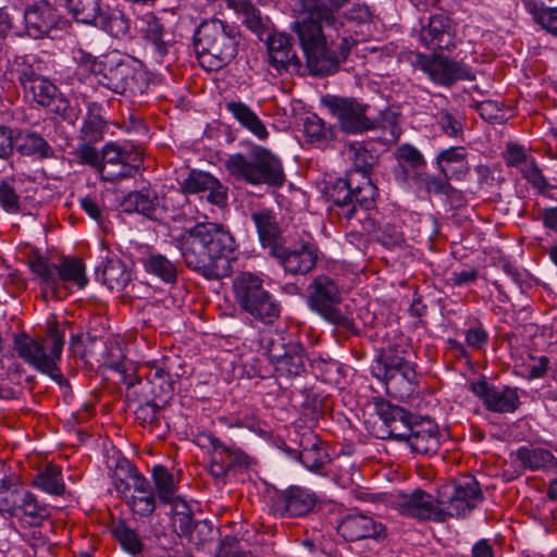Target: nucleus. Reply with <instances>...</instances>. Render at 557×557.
I'll return each mask as SVG.
<instances>
[{
    "label": "nucleus",
    "instance_id": "obj_1",
    "mask_svg": "<svg viewBox=\"0 0 557 557\" xmlns=\"http://www.w3.org/2000/svg\"><path fill=\"white\" fill-rule=\"evenodd\" d=\"M345 153L352 162L354 170L329 188L334 210L341 219L347 220L354 232L362 235L377 233L379 225L370 212L377 194L369 176L374 158L361 141L347 145Z\"/></svg>",
    "mask_w": 557,
    "mask_h": 557
},
{
    "label": "nucleus",
    "instance_id": "obj_2",
    "mask_svg": "<svg viewBox=\"0 0 557 557\" xmlns=\"http://www.w3.org/2000/svg\"><path fill=\"white\" fill-rule=\"evenodd\" d=\"M185 265L206 280H221L231 273L235 250L233 235L221 224L201 222L177 239Z\"/></svg>",
    "mask_w": 557,
    "mask_h": 557
},
{
    "label": "nucleus",
    "instance_id": "obj_3",
    "mask_svg": "<svg viewBox=\"0 0 557 557\" xmlns=\"http://www.w3.org/2000/svg\"><path fill=\"white\" fill-rule=\"evenodd\" d=\"M193 40L201 67L218 71L237 55L240 36L235 26L219 18H210L199 24Z\"/></svg>",
    "mask_w": 557,
    "mask_h": 557
},
{
    "label": "nucleus",
    "instance_id": "obj_4",
    "mask_svg": "<svg viewBox=\"0 0 557 557\" xmlns=\"http://www.w3.org/2000/svg\"><path fill=\"white\" fill-rule=\"evenodd\" d=\"M63 346L64 332L60 330L55 318L48 319L45 338L38 341L25 333L18 334L14 338V348L18 357L34 369L49 375L59 384L65 381L58 367Z\"/></svg>",
    "mask_w": 557,
    "mask_h": 557
},
{
    "label": "nucleus",
    "instance_id": "obj_5",
    "mask_svg": "<svg viewBox=\"0 0 557 557\" xmlns=\"http://www.w3.org/2000/svg\"><path fill=\"white\" fill-rule=\"evenodd\" d=\"M231 176L247 184L282 187L286 181L282 161L269 149L252 146L247 153H233L225 160Z\"/></svg>",
    "mask_w": 557,
    "mask_h": 557
},
{
    "label": "nucleus",
    "instance_id": "obj_6",
    "mask_svg": "<svg viewBox=\"0 0 557 557\" xmlns=\"http://www.w3.org/2000/svg\"><path fill=\"white\" fill-rule=\"evenodd\" d=\"M10 74L17 81L25 98L39 107L48 109L65 121L72 119L73 109L70 101L25 57H16L13 60Z\"/></svg>",
    "mask_w": 557,
    "mask_h": 557
},
{
    "label": "nucleus",
    "instance_id": "obj_7",
    "mask_svg": "<svg viewBox=\"0 0 557 557\" xmlns=\"http://www.w3.org/2000/svg\"><path fill=\"white\" fill-rule=\"evenodd\" d=\"M323 25H325L324 22L300 16L293 27L306 57L307 65L304 66L305 72L308 70L314 76H326L333 74L338 69L336 52L327 46L322 30Z\"/></svg>",
    "mask_w": 557,
    "mask_h": 557
},
{
    "label": "nucleus",
    "instance_id": "obj_8",
    "mask_svg": "<svg viewBox=\"0 0 557 557\" xmlns=\"http://www.w3.org/2000/svg\"><path fill=\"white\" fill-rule=\"evenodd\" d=\"M233 290L239 308L255 320L271 325L280 318V302L264 288L258 275L240 273L233 282Z\"/></svg>",
    "mask_w": 557,
    "mask_h": 557
},
{
    "label": "nucleus",
    "instance_id": "obj_9",
    "mask_svg": "<svg viewBox=\"0 0 557 557\" xmlns=\"http://www.w3.org/2000/svg\"><path fill=\"white\" fill-rule=\"evenodd\" d=\"M307 292V305L312 311L343 331L351 334L358 333L352 315L344 312L339 307L342 293L334 278L319 274L312 278Z\"/></svg>",
    "mask_w": 557,
    "mask_h": 557
},
{
    "label": "nucleus",
    "instance_id": "obj_10",
    "mask_svg": "<svg viewBox=\"0 0 557 557\" xmlns=\"http://www.w3.org/2000/svg\"><path fill=\"white\" fill-rule=\"evenodd\" d=\"M99 71L98 83L119 95L141 96L149 87L146 74L133 61L116 53L104 54Z\"/></svg>",
    "mask_w": 557,
    "mask_h": 557
},
{
    "label": "nucleus",
    "instance_id": "obj_11",
    "mask_svg": "<svg viewBox=\"0 0 557 557\" xmlns=\"http://www.w3.org/2000/svg\"><path fill=\"white\" fill-rule=\"evenodd\" d=\"M482 499V491L473 476L446 482L436 490V500L443 510L444 522L449 518L467 516Z\"/></svg>",
    "mask_w": 557,
    "mask_h": 557
},
{
    "label": "nucleus",
    "instance_id": "obj_12",
    "mask_svg": "<svg viewBox=\"0 0 557 557\" xmlns=\"http://www.w3.org/2000/svg\"><path fill=\"white\" fill-rule=\"evenodd\" d=\"M143 163V153L138 148L121 147L114 143H108L102 148L101 180L116 183L125 178L134 177Z\"/></svg>",
    "mask_w": 557,
    "mask_h": 557
},
{
    "label": "nucleus",
    "instance_id": "obj_13",
    "mask_svg": "<svg viewBox=\"0 0 557 557\" xmlns=\"http://www.w3.org/2000/svg\"><path fill=\"white\" fill-rule=\"evenodd\" d=\"M270 256L286 273L296 276L306 275L315 268L320 250L311 239H299L288 247L280 245Z\"/></svg>",
    "mask_w": 557,
    "mask_h": 557
},
{
    "label": "nucleus",
    "instance_id": "obj_14",
    "mask_svg": "<svg viewBox=\"0 0 557 557\" xmlns=\"http://www.w3.org/2000/svg\"><path fill=\"white\" fill-rule=\"evenodd\" d=\"M200 438L211 446L209 472L214 479L222 480L231 472L249 468L250 458L240 448L227 446L212 434H202Z\"/></svg>",
    "mask_w": 557,
    "mask_h": 557
},
{
    "label": "nucleus",
    "instance_id": "obj_15",
    "mask_svg": "<svg viewBox=\"0 0 557 557\" xmlns=\"http://www.w3.org/2000/svg\"><path fill=\"white\" fill-rule=\"evenodd\" d=\"M325 104L346 133L357 134L375 127L374 122L367 115L368 106L352 98L332 96L325 100Z\"/></svg>",
    "mask_w": 557,
    "mask_h": 557
},
{
    "label": "nucleus",
    "instance_id": "obj_16",
    "mask_svg": "<svg viewBox=\"0 0 557 557\" xmlns=\"http://www.w3.org/2000/svg\"><path fill=\"white\" fill-rule=\"evenodd\" d=\"M421 70L432 82L442 86H450L457 81H473L475 76L462 62L434 53L420 62Z\"/></svg>",
    "mask_w": 557,
    "mask_h": 557
},
{
    "label": "nucleus",
    "instance_id": "obj_17",
    "mask_svg": "<svg viewBox=\"0 0 557 557\" xmlns=\"http://www.w3.org/2000/svg\"><path fill=\"white\" fill-rule=\"evenodd\" d=\"M469 389L483 401L488 411L509 413L519 408L520 401L517 388L509 386L497 387L482 379L476 382H470Z\"/></svg>",
    "mask_w": 557,
    "mask_h": 557
},
{
    "label": "nucleus",
    "instance_id": "obj_18",
    "mask_svg": "<svg viewBox=\"0 0 557 557\" xmlns=\"http://www.w3.org/2000/svg\"><path fill=\"white\" fill-rule=\"evenodd\" d=\"M375 410L384 426L381 429L377 437L383 440L395 438L397 441H404L417 421V418L409 411L389 401H377L375 404Z\"/></svg>",
    "mask_w": 557,
    "mask_h": 557
},
{
    "label": "nucleus",
    "instance_id": "obj_19",
    "mask_svg": "<svg viewBox=\"0 0 557 557\" xmlns=\"http://www.w3.org/2000/svg\"><path fill=\"white\" fill-rule=\"evenodd\" d=\"M397 508L403 516L421 521L444 522V513L436 500V495L433 496L420 488L414 490L411 494L401 495Z\"/></svg>",
    "mask_w": 557,
    "mask_h": 557
},
{
    "label": "nucleus",
    "instance_id": "obj_20",
    "mask_svg": "<svg viewBox=\"0 0 557 557\" xmlns=\"http://www.w3.org/2000/svg\"><path fill=\"white\" fill-rule=\"evenodd\" d=\"M161 199L158 193L150 186H144L139 190H134L124 196L121 207L124 212L139 213L152 221H161L166 213L165 198Z\"/></svg>",
    "mask_w": 557,
    "mask_h": 557
},
{
    "label": "nucleus",
    "instance_id": "obj_21",
    "mask_svg": "<svg viewBox=\"0 0 557 557\" xmlns=\"http://www.w3.org/2000/svg\"><path fill=\"white\" fill-rule=\"evenodd\" d=\"M315 504L314 493L300 486H290L276 495L274 509L281 517L298 518L309 515Z\"/></svg>",
    "mask_w": 557,
    "mask_h": 557
},
{
    "label": "nucleus",
    "instance_id": "obj_22",
    "mask_svg": "<svg viewBox=\"0 0 557 557\" xmlns=\"http://www.w3.org/2000/svg\"><path fill=\"white\" fill-rule=\"evenodd\" d=\"M181 190L185 195L208 193L207 200L218 207H224L227 201V187L208 172L191 170L181 183Z\"/></svg>",
    "mask_w": 557,
    "mask_h": 557
},
{
    "label": "nucleus",
    "instance_id": "obj_23",
    "mask_svg": "<svg viewBox=\"0 0 557 557\" xmlns=\"http://www.w3.org/2000/svg\"><path fill=\"white\" fill-rule=\"evenodd\" d=\"M337 532L347 542H356L366 539H381L386 536V528L383 523L362 513L345 516L337 525Z\"/></svg>",
    "mask_w": 557,
    "mask_h": 557
},
{
    "label": "nucleus",
    "instance_id": "obj_24",
    "mask_svg": "<svg viewBox=\"0 0 557 557\" xmlns=\"http://www.w3.org/2000/svg\"><path fill=\"white\" fill-rule=\"evenodd\" d=\"M269 63L277 72L286 71L304 75L305 69L297 57L292 38L286 34H274L268 39Z\"/></svg>",
    "mask_w": 557,
    "mask_h": 557
},
{
    "label": "nucleus",
    "instance_id": "obj_25",
    "mask_svg": "<svg viewBox=\"0 0 557 557\" xmlns=\"http://www.w3.org/2000/svg\"><path fill=\"white\" fill-rule=\"evenodd\" d=\"M25 29L34 39L49 36L59 22V15L52 5L46 1L36 2L24 12Z\"/></svg>",
    "mask_w": 557,
    "mask_h": 557
},
{
    "label": "nucleus",
    "instance_id": "obj_26",
    "mask_svg": "<svg viewBox=\"0 0 557 557\" xmlns=\"http://www.w3.org/2000/svg\"><path fill=\"white\" fill-rule=\"evenodd\" d=\"M376 376L385 383L387 393L396 399L407 400L417 391L419 381L414 364L384 370Z\"/></svg>",
    "mask_w": 557,
    "mask_h": 557
},
{
    "label": "nucleus",
    "instance_id": "obj_27",
    "mask_svg": "<svg viewBox=\"0 0 557 557\" xmlns=\"http://www.w3.org/2000/svg\"><path fill=\"white\" fill-rule=\"evenodd\" d=\"M125 384L127 385L128 389L126 394L128 399H133L135 396L136 391L129 392V389L134 388L137 384L140 387L143 396L145 394L150 395L149 399L154 401L153 405L159 408H165L169 405L174 392L173 382L170 380V375L162 369H158L153 379L145 384H143L141 380L139 379H136L135 382H125Z\"/></svg>",
    "mask_w": 557,
    "mask_h": 557
},
{
    "label": "nucleus",
    "instance_id": "obj_28",
    "mask_svg": "<svg viewBox=\"0 0 557 557\" xmlns=\"http://www.w3.org/2000/svg\"><path fill=\"white\" fill-rule=\"evenodd\" d=\"M451 20L444 13L430 16L429 23L421 30L420 39L423 45L434 50H448L453 44Z\"/></svg>",
    "mask_w": 557,
    "mask_h": 557
},
{
    "label": "nucleus",
    "instance_id": "obj_29",
    "mask_svg": "<svg viewBox=\"0 0 557 557\" xmlns=\"http://www.w3.org/2000/svg\"><path fill=\"white\" fill-rule=\"evenodd\" d=\"M404 442L418 454H436L440 448L438 429L431 420L416 421Z\"/></svg>",
    "mask_w": 557,
    "mask_h": 557
},
{
    "label": "nucleus",
    "instance_id": "obj_30",
    "mask_svg": "<svg viewBox=\"0 0 557 557\" xmlns=\"http://www.w3.org/2000/svg\"><path fill=\"white\" fill-rule=\"evenodd\" d=\"M251 220L257 228L261 245L268 248L271 255L273 250L282 245V228L276 214L272 210L263 208L253 211Z\"/></svg>",
    "mask_w": 557,
    "mask_h": 557
},
{
    "label": "nucleus",
    "instance_id": "obj_31",
    "mask_svg": "<svg viewBox=\"0 0 557 557\" xmlns=\"http://www.w3.org/2000/svg\"><path fill=\"white\" fill-rule=\"evenodd\" d=\"M440 172L456 181H462L470 171L463 147H450L443 150L436 158Z\"/></svg>",
    "mask_w": 557,
    "mask_h": 557
},
{
    "label": "nucleus",
    "instance_id": "obj_32",
    "mask_svg": "<svg viewBox=\"0 0 557 557\" xmlns=\"http://www.w3.org/2000/svg\"><path fill=\"white\" fill-rule=\"evenodd\" d=\"M14 150L21 156L39 159H50L54 157V150L49 143L39 134L32 131L18 132L13 137Z\"/></svg>",
    "mask_w": 557,
    "mask_h": 557
},
{
    "label": "nucleus",
    "instance_id": "obj_33",
    "mask_svg": "<svg viewBox=\"0 0 557 557\" xmlns=\"http://www.w3.org/2000/svg\"><path fill=\"white\" fill-rule=\"evenodd\" d=\"M410 346L405 337H399L394 343L387 344L382 348L377 358V373L384 370L404 368L405 366H412L410 361Z\"/></svg>",
    "mask_w": 557,
    "mask_h": 557
},
{
    "label": "nucleus",
    "instance_id": "obj_34",
    "mask_svg": "<svg viewBox=\"0 0 557 557\" xmlns=\"http://www.w3.org/2000/svg\"><path fill=\"white\" fill-rule=\"evenodd\" d=\"M225 107L234 119L259 140H265L269 137L264 123L246 103L233 100L226 102Z\"/></svg>",
    "mask_w": 557,
    "mask_h": 557
},
{
    "label": "nucleus",
    "instance_id": "obj_35",
    "mask_svg": "<svg viewBox=\"0 0 557 557\" xmlns=\"http://www.w3.org/2000/svg\"><path fill=\"white\" fill-rule=\"evenodd\" d=\"M348 1L349 0H299L300 16L324 22L325 25H332L335 22V12Z\"/></svg>",
    "mask_w": 557,
    "mask_h": 557
},
{
    "label": "nucleus",
    "instance_id": "obj_36",
    "mask_svg": "<svg viewBox=\"0 0 557 557\" xmlns=\"http://www.w3.org/2000/svg\"><path fill=\"white\" fill-rule=\"evenodd\" d=\"M300 447L297 458L310 471H319L330 460L323 443L312 434L302 437Z\"/></svg>",
    "mask_w": 557,
    "mask_h": 557
},
{
    "label": "nucleus",
    "instance_id": "obj_37",
    "mask_svg": "<svg viewBox=\"0 0 557 557\" xmlns=\"http://www.w3.org/2000/svg\"><path fill=\"white\" fill-rule=\"evenodd\" d=\"M98 277L112 292H123L131 283L132 275L126 265L116 258L107 259L102 269H98Z\"/></svg>",
    "mask_w": 557,
    "mask_h": 557
},
{
    "label": "nucleus",
    "instance_id": "obj_38",
    "mask_svg": "<svg viewBox=\"0 0 557 557\" xmlns=\"http://www.w3.org/2000/svg\"><path fill=\"white\" fill-rule=\"evenodd\" d=\"M55 289L60 283H71L78 288H84L88 278L85 272V265L78 258H63L54 270Z\"/></svg>",
    "mask_w": 557,
    "mask_h": 557
},
{
    "label": "nucleus",
    "instance_id": "obj_39",
    "mask_svg": "<svg viewBox=\"0 0 557 557\" xmlns=\"http://www.w3.org/2000/svg\"><path fill=\"white\" fill-rule=\"evenodd\" d=\"M307 357L305 348L300 343H290L287 347V354L273 366L280 375L295 377L306 371Z\"/></svg>",
    "mask_w": 557,
    "mask_h": 557
},
{
    "label": "nucleus",
    "instance_id": "obj_40",
    "mask_svg": "<svg viewBox=\"0 0 557 557\" xmlns=\"http://www.w3.org/2000/svg\"><path fill=\"white\" fill-rule=\"evenodd\" d=\"M95 26L117 39L132 37V21L120 10L102 12Z\"/></svg>",
    "mask_w": 557,
    "mask_h": 557
},
{
    "label": "nucleus",
    "instance_id": "obj_41",
    "mask_svg": "<svg viewBox=\"0 0 557 557\" xmlns=\"http://www.w3.org/2000/svg\"><path fill=\"white\" fill-rule=\"evenodd\" d=\"M16 512L14 517L29 527H39L50 517L49 507L40 504L29 491Z\"/></svg>",
    "mask_w": 557,
    "mask_h": 557
},
{
    "label": "nucleus",
    "instance_id": "obj_42",
    "mask_svg": "<svg viewBox=\"0 0 557 557\" xmlns=\"http://www.w3.org/2000/svg\"><path fill=\"white\" fill-rule=\"evenodd\" d=\"M33 486L51 495H63L65 492V484L63 482L61 467L47 465L35 475Z\"/></svg>",
    "mask_w": 557,
    "mask_h": 557
},
{
    "label": "nucleus",
    "instance_id": "obj_43",
    "mask_svg": "<svg viewBox=\"0 0 557 557\" xmlns=\"http://www.w3.org/2000/svg\"><path fill=\"white\" fill-rule=\"evenodd\" d=\"M143 263L147 273L157 276L162 282L166 284H175L177 282V265L161 253H150Z\"/></svg>",
    "mask_w": 557,
    "mask_h": 557
},
{
    "label": "nucleus",
    "instance_id": "obj_44",
    "mask_svg": "<svg viewBox=\"0 0 557 557\" xmlns=\"http://www.w3.org/2000/svg\"><path fill=\"white\" fill-rule=\"evenodd\" d=\"M27 490L20 484H14L10 480L0 481V512L8 513L10 517L16 515L17 509L27 497Z\"/></svg>",
    "mask_w": 557,
    "mask_h": 557
},
{
    "label": "nucleus",
    "instance_id": "obj_45",
    "mask_svg": "<svg viewBox=\"0 0 557 557\" xmlns=\"http://www.w3.org/2000/svg\"><path fill=\"white\" fill-rule=\"evenodd\" d=\"M65 3L73 17L84 24L95 25L103 12L100 0H66Z\"/></svg>",
    "mask_w": 557,
    "mask_h": 557
},
{
    "label": "nucleus",
    "instance_id": "obj_46",
    "mask_svg": "<svg viewBox=\"0 0 557 557\" xmlns=\"http://www.w3.org/2000/svg\"><path fill=\"white\" fill-rule=\"evenodd\" d=\"M304 132L307 141L320 148L325 147L334 138L333 129L326 127L324 121L317 114H312L305 120Z\"/></svg>",
    "mask_w": 557,
    "mask_h": 557
},
{
    "label": "nucleus",
    "instance_id": "obj_47",
    "mask_svg": "<svg viewBox=\"0 0 557 557\" xmlns=\"http://www.w3.org/2000/svg\"><path fill=\"white\" fill-rule=\"evenodd\" d=\"M154 401L149 399V395L145 394L143 399H138V406L135 409V418L143 428L153 431L161 424L162 410L153 405Z\"/></svg>",
    "mask_w": 557,
    "mask_h": 557
},
{
    "label": "nucleus",
    "instance_id": "obj_48",
    "mask_svg": "<svg viewBox=\"0 0 557 557\" xmlns=\"http://www.w3.org/2000/svg\"><path fill=\"white\" fill-rule=\"evenodd\" d=\"M516 457L524 469H530L532 471L548 466L554 459V456L549 450L540 447H520L516 451Z\"/></svg>",
    "mask_w": 557,
    "mask_h": 557
},
{
    "label": "nucleus",
    "instance_id": "obj_49",
    "mask_svg": "<svg viewBox=\"0 0 557 557\" xmlns=\"http://www.w3.org/2000/svg\"><path fill=\"white\" fill-rule=\"evenodd\" d=\"M114 539L120 543L122 548L132 555L143 552L144 543L135 530L127 525L124 521L114 523L112 528Z\"/></svg>",
    "mask_w": 557,
    "mask_h": 557
},
{
    "label": "nucleus",
    "instance_id": "obj_50",
    "mask_svg": "<svg viewBox=\"0 0 557 557\" xmlns=\"http://www.w3.org/2000/svg\"><path fill=\"white\" fill-rule=\"evenodd\" d=\"M152 479L156 492L161 502H170L177 492L173 474L162 465L152 468Z\"/></svg>",
    "mask_w": 557,
    "mask_h": 557
},
{
    "label": "nucleus",
    "instance_id": "obj_51",
    "mask_svg": "<svg viewBox=\"0 0 557 557\" xmlns=\"http://www.w3.org/2000/svg\"><path fill=\"white\" fill-rule=\"evenodd\" d=\"M164 26L159 18L150 16L144 28V38L151 44L154 52L160 57L168 53L169 41L164 39Z\"/></svg>",
    "mask_w": 557,
    "mask_h": 557
},
{
    "label": "nucleus",
    "instance_id": "obj_52",
    "mask_svg": "<svg viewBox=\"0 0 557 557\" xmlns=\"http://www.w3.org/2000/svg\"><path fill=\"white\" fill-rule=\"evenodd\" d=\"M417 180L424 185L428 194L445 195L449 199L460 196V191L449 183L448 174L438 177L428 173L417 175Z\"/></svg>",
    "mask_w": 557,
    "mask_h": 557
},
{
    "label": "nucleus",
    "instance_id": "obj_53",
    "mask_svg": "<svg viewBox=\"0 0 557 557\" xmlns=\"http://www.w3.org/2000/svg\"><path fill=\"white\" fill-rule=\"evenodd\" d=\"M238 14L243 15V23L253 33L261 35L267 28L268 18L263 17L260 10L251 0H245L237 3L234 9Z\"/></svg>",
    "mask_w": 557,
    "mask_h": 557
},
{
    "label": "nucleus",
    "instance_id": "obj_54",
    "mask_svg": "<svg viewBox=\"0 0 557 557\" xmlns=\"http://www.w3.org/2000/svg\"><path fill=\"white\" fill-rule=\"evenodd\" d=\"M290 343L293 342H286L285 337L280 333L269 334L261 339V345L273 364L287 354V347Z\"/></svg>",
    "mask_w": 557,
    "mask_h": 557
},
{
    "label": "nucleus",
    "instance_id": "obj_55",
    "mask_svg": "<svg viewBox=\"0 0 557 557\" xmlns=\"http://www.w3.org/2000/svg\"><path fill=\"white\" fill-rule=\"evenodd\" d=\"M106 129V122L99 114L89 113L82 127V139L86 143L102 140Z\"/></svg>",
    "mask_w": 557,
    "mask_h": 557
},
{
    "label": "nucleus",
    "instance_id": "obj_56",
    "mask_svg": "<svg viewBox=\"0 0 557 557\" xmlns=\"http://www.w3.org/2000/svg\"><path fill=\"white\" fill-rule=\"evenodd\" d=\"M29 268L33 273H35L42 280L46 287L55 292V264H50L48 260H46L41 256H35L32 259H29Z\"/></svg>",
    "mask_w": 557,
    "mask_h": 557
},
{
    "label": "nucleus",
    "instance_id": "obj_57",
    "mask_svg": "<svg viewBox=\"0 0 557 557\" xmlns=\"http://www.w3.org/2000/svg\"><path fill=\"white\" fill-rule=\"evenodd\" d=\"M13 178L0 182V205L9 213H17L21 210L20 197L13 186Z\"/></svg>",
    "mask_w": 557,
    "mask_h": 557
},
{
    "label": "nucleus",
    "instance_id": "obj_58",
    "mask_svg": "<svg viewBox=\"0 0 557 557\" xmlns=\"http://www.w3.org/2000/svg\"><path fill=\"white\" fill-rule=\"evenodd\" d=\"M475 110L480 116L490 123H503L506 121V112L500 103L494 100H484L475 103Z\"/></svg>",
    "mask_w": 557,
    "mask_h": 557
},
{
    "label": "nucleus",
    "instance_id": "obj_59",
    "mask_svg": "<svg viewBox=\"0 0 557 557\" xmlns=\"http://www.w3.org/2000/svg\"><path fill=\"white\" fill-rule=\"evenodd\" d=\"M437 123L443 133L449 137H458L463 133L462 117L447 110L438 112Z\"/></svg>",
    "mask_w": 557,
    "mask_h": 557
},
{
    "label": "nucleus",
    "instance_id": "obj_60",
    "mask_svg": "<svg viewBox=\"0 0 557 557\" xmlns=\"http://www.w3.org/2000/svg\"><path fill=\"white\" fill-rule=\"evenodd\" d=\"M132 511L141 517H150L156 510V497L153 493L144 496H131L126 500Z\"/></svg>",
    "mask_w": 557,
    "mask_h": 557
},
{
    "label": "nucleus",
    "instance_id": "obj_61",
    "mask_svg": "<svg viewBox=\"0 0 557 557\" xmlns=\"http://www.w3.org/2000/svg\"><path fill=\"white\" fill-rule=\"evenodd\" d=\"M397 160L399 165H408L412 169H420L425 165L422 153L411 145H403L397 150Z\"/></svg>",
    "mask_w": 557,
    "mask_h": 557
},
{
    "label": "nucleus",
    "instance_id": "obj_62",
    "mask_svg": "<svg viewBox=\"0 0 557 557\" xmlns=\"http://www.w3.org/2000/svg\"><path fill=\"white\" fill-rule=\"evenodd\" d=\"M91 143L84 141L77 147V158L82 164H87L100 174V170L102 166V152L99 153L98 150L90 145Z\"/></svg>",
    "mask_w": 557,
    "mask_h": 557
},
{
    "label": "nucleus",
    "instance_id": "obj_63",
    "mask_svg": "<svg viewBox=\"0 0 557 557\" xmlns=\"http://www.w3.org/2000/svg\"><path fill=\"white\" fill-rule=\"evenodd\" d=\"M522 176L539 190H544L547 187V181L542 174L541 169L539 168L534 158H531L530 161L525 163L524 166H521L520 170Z\"/></svg>",
    "mask_w": 557,
    "mask_h": 557
},
{
    "label": "nucleus",
    "instance_id": "obj_64",
    "mask_svg": "<svg viewBox=\"0 0 557 557\" xmlns=\"http://www.w3.org/2000/svg\"><path fill=\"white\" fill-rule=\"evenodd\" d=\"M504 158L508 166H516L519 168V170L531 160V158L525 154L524 149L516 144H508Z\"/></svg>",
    "mask_w": 557,
    "mask_h": 557
}]
</instances>
